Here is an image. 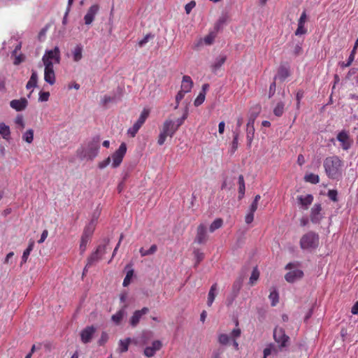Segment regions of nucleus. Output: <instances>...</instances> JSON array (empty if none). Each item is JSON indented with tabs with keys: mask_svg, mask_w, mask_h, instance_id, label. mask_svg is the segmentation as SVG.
<instances>
[{
	"mask_svg": "<svg viewBox=\"0 0 358 358\" xmlns=\"http://www.w3.org/2000/svg\"><path fill=\"white\" fill-rule=\"evenodd\" d=\"M110 159L111 158L110 157H108L105 160L99 162V168L101 169L106 168L110 164Z\"/></svg>",
	"mask_w": 358,
	"mask_h": 358,
	"instance_id": "680f3d73",
	"label": "nucleus"
},
{
	"mask_svg": "<svg viewBox=\"0 0 358 358\" xmlns=\"http://www.w3.org/2000/svg\"><path fill=\"white\" fill-rule=\"evenodd\" d=\"M268 298L271 301V306H275L278 302V293L275 290L271 291Z\"/></svg>",
	"mask_w": 358,
	"mask_h": 358,
	"instance_id": "79ce46f5",
	"label": "nucleus"
},
{
	"mask_svg": "<svg viewBox=\"0 0 358 358\" xmlns=\"http://www.w3.org/2000/svg\"><path fill=\"white\" fill-rule=\"evenodd\" d=\"M0 134L3 138L8 140L10 136V127L3 122L0 123Z\"/></svg>",
	"mask_w": 358,
	"mask_h": 358,
	"instance_id": "bb28decb",
	"label": "nucleus"
},
{
	"mask_svg": "<svg viewBox=\"0 0 358 358\" xmlns=\"http://www.w3.org/2000/svg\"><path fill=\"white\" fill-rule=\"evenodd\" d=\"M130 343V338L125 340H121L120 341V350L121 352H124L128 350V347Z\"/></svg>",
	"mask_w": 358,
	"mask_h": 358,
	"instance_id": "37998d69",
	"label": "nucleus"
},
{
	"mask_svg": "<svg viewBox=\"0 0 358 358\" xmlns=\"http://www.w3.org/2000/svg\"><path fill=\"white\" fill-rule=\"evenodd\" d=\"M336 139L341 143V146L344 150H348L350 148L352 141L346 131L343 130L339 132Z\"/></svg>",
	"mask_w": 358,
	"mask_h": 358,
	"instance_id": "9b49d317",
	"label": "nucleus"
},
{
	"mask_svg": "<svg viewBox=\"0 0 358 358\" xmlns=\"http://www.w3.org/2000/svg\"><path fill=\"white\" fill-rule=\"evenodd\" d=\"M337 194H338L337 191L334 190V189L329 190V192L327 193L328 197L333 201H337Z\"/></svg>",
	"mask_w": 358,
	"mask_h": 358,
	"instance_id": "4d7b16f0",
	"label": "nucleus"
},
{
	"mask_svg": "<svg viewBox=\"0 0 358 358\" xmlns=\"http://www.w3.org/2000/svg\"><path fill=\"white\" fill-rule=\"evenodd\" d=\"M50 93L48 92H40L39 93V101H47L49 99Z\"/></svg>",
	"mask_w": 358,
	"mask_h": 358,
	"instance_id": "13d9d810",
	"label": "nucleus"
},
{
	"mask_svg": "<svg viewBox=\"0 0 358 358\" xmlns=\"http://www.w3.org/2000/svg\"><path fill=\"white\" fill-rule=\"evenodd\" d=\"M323 165L325 173L329 178L338 180L341 178L343 162L338 157H327Z\"/></svg>",
	"mask_w": 358,
	"mask_h": 358,
	"instance_id": "f257e3e1",
	"label": "nucleus"
},
{
	"mask_svg": "<svg viewBox=\"0 0 358 358\" xmlns=\"http://www.w3.org/2000/svg\"><path fill=\"white\" fill-rule=\"evenodd\" d=\"M96 331V329L93 326L87 327L80 332L81 341L83 343H90Z\"/></svg>",
	"mask_w": 358,
	"mask_h": 358,
	"instance_id": "ddd939ff",
	"label": "nucleus"
},
{
	"mask_svg": "<svg viewBox=\"0 0 358 358\" xmlns=\"http://www.w3.org/2000/svg\"><path fill=\"white\" fill-rule=\"evenodd\" d=\"M227 59V57L225 55H219L214 62V64L212 66L213 70L214 71H217L218 69H220L222 64L225 62Z\"/></svg>",
	"mask_w": 358,
	"mask_h": 358,
	"instance_id": "c756f323",
	"label": "nucleus"
},
{
	"mask_svg": "<svg viewBox=\"0 0 358 358\" xmlns=\"http://www.w3.org/2000/svg\"><path fill=\"white\" fill-rule=\"evenodd\" d=\"M82 52H83V46L80 44L77 45L74 48L73 50L72 51L73 58L75 62H78L82 59V57H83Z\"/></svg>",
	"mask_w": 358,
	"mask_h": 358,
	"instance_id": "c85d7f7f",
	"label": "nucleus"
},
{
	"mask_svg": "<svg viewBox=\"0 0 358 358\" xmlns=\"http://www.w3.org/2000/svg\"><path fill=\"white\" fill-rule=\"evenodd\" d=\"M289 271L285 275V278L288 282H294L301 279L303 275V272L298 268L297 263H289L285 266Z\"/></svg>",
	"mask_w": 358,
	"mask_h": 358,
	"instance_id": "423d86ee",
	"label": "nucleus"
},
{
	"mask_svg": "<svg viewBox=\"0 0 358 358\" xmlns=\"http://www.w3.org/2000/svg\"><path fill=\"white\" fill-rule=\"evenodd\" d=\"M215 36H216V34L214 32H210V34H208L203 38V41H204L205 44L208 45H211L213 43V41L215 38Z\"/></svg>",
	"mask_w": 358,
	"mask_h": 358,
	"instance_id": "a18cd8bd",
	"label": "nucleus"
},
{
	"mask_svg": "<svg viewBox=\"0 0 358 358\" xmlns=\"http://www.w3.org/2000/svg\"><path fill=\"white\" fill-rule=\"evenodd\" d=\"M178 130V127L176 123L171 120H167L164 122L163 127L159 135L157 143L159 145H162L167 136L173 137L176 131Z\"/></svg>",
	"mask_w": 358,
	"mask_h": 358,
	"instance_id": "7ed1b4c3",
	"label": "nucleus"
},
{
	"mask_svg": "<svg viewBox=\"0 0 358 358\" xmlns=\"http://www.w3.org/2000/svg\"><path fill=\"white\" fill-rule=\"evenodd\" d=\"M149 311L148 308H143L141 310H136L130 319V324L132 327H136L143 315L147 314Z\"/></svg>",
	"mask_w": 358,
	"mask_h": 358,
	"instance_id": "f3484780",
	"label": "nucleus"
},
{
	"mask_svg": "<svg viewBox=\"0 0 358 358\" xmlns=\"http://www.w3.org/2000/svg\"><path fill=\"white\" fill-rule=\"evenodd\" d=\"M15 123L20 127V129H23L24 128L25 124L22 115H17L15 119Z\"/></svg>",
	"mask_w": 358,
	"mask_h": 358,
	"instance_id": "3c124183",
	"label": "nucleus"
},
{
	"mask_svg": "<svg viewBox=\"0 0 358 358\" xmlns=\"http://www.w3.org/2000/svg\"><path fill=\"white\" fill-rule=\"evenodd\" d=\"M106 245H99L96 250L88 257L87 262L83 270V275L87 271V268L96 262H99L106 253Z\"/></svg>",
	"mask_w": 358,
	"mask_h": 358,
	"instance_id": "6e6552de",
	"label": "nucleus"
},
{
	"mask_svg": "<svg viewBox=\"0 0 358 358\" xmlns=\"http://www.w3.org/2000/svg\"><path fill=\"white\" fill-rule=\"evenodd\" d=\"M297 200L301 206L306 210L313 201V196L312 194H306L305 196L300 195L297 196Z\"/></svg>",
	"mask_w": 358,
	"mask_h": 358,
	"instance_id": "aec40b11",
	"label": "nucleus"
},
{
	"mask_svg": "<svg viewBox=\"0 0 358 358\" xmlns=\"http://www.w3.org/2000/svg\"><path fill=\"white\" fill-rule=\"evenodd\" d=\"M229 336L227 334H222L219 336V342L222 345H227L229 342Z\"/></svg>",
	"mask_w": 358,
	"mask_h": 358,
	"instance_id": "603ef678",
	"label": "nucleus"
},
{
	"mask_svg": "<svg viewBox=\"0 0 358 358\" xmlns=\"http://www.w3.org/2000/svg\"><path fill=\"white\" fill-rule=\"evenodd\" d=\"M157 250V246L156 245H152L148 250H145L143 248H141L139 250L140 254L142 257L148 256L153 255L156 252Z\"/></svg>",
	"mask_w": 358,
	"mask_h": 358,
	"instance_id": "473e14b6",
	"label": "nucleus"
},
{
	"mask_svg": "<svg viewBox=\"0 0 358 358\" xmlns=\"http://www.w3.org/2000/svg\"><path fill=\"white\" fill-rule=\"evenodd\" d=\"M208 238L206 227L201 224L197 228V233L194 241L199 244L204 243Z\"/></svg>",
	"mask_w": 358,
	"mask_h": 358,
	"instance_id": "dca6fc26",
	"label": "nucleus"
},
{
	"mask_svg": "<svg viewBox=\"0 0 358 358\" xmlns=\"http://www.w3.org/2000/svg\"><path fill=\"white\" fill-rule=\"evenodd\" d=\"M162 348V343L159 341H155L152 343V346L146 347L144 350V355L148 357H152L157 350Z\"/></svg>",
	"mask_w": 358,
	"mask_h": 358,
	"instance_id": "6ab92c4d",
	"label": "nucleus"
},
{
	"mask_svg": "<svg viewBox=\"0 0 358 358\" xmlns=\"http://www.w3.org/2000/svg\"><path fill=\"white\" fill-rule=\"evenodd\" d=\"M206 94L204 92H200L196 99L194 100V105L199 106L201 105L205 100Z\"/></svg>",
	"mask_w": 358,
	"mask_h": 358,
	"instance_id": "8fccbe9b",
	"label": "nucleus"
},
{
	"mask_svg": "<svg viewBox=\"0 0 358 358\" xmlns=\"http://www.w3.org/2000/svg\"><path fill=\"white\" fill-rule=\"evenodd\" d=\"M222 224H223V221L222 219H220V218L216 219L210 224V229H209L210 231L213 232L216 229H220L222 226Z\"/></svg>",
	"mask_w": 358,
	"mask_h": 358,
	"instance_id": "ea45409f",
	"label": "nucleus"
},
{
	"mask_svg": "<svg viewBox=\"0 0 358 358\" xmlns=\"http://www.w3.org/2000/svg\"><path fill=\"white\" fill-rule=\"evenodd\" d=\"M90 239V238L82 236L80 244V250L81 253H83L85 251V250L87 248V245Z\"/></svg>",
	"mask_w": 358,
	"mask_h": 358,
	"instance_id": "c03bdc74",
	"label": "nucleus"
},
{
	"mask_svg": "<svg viewBox=\"0 0 358 358\" xmlns=\"http://www.w3.org/2000/svg\"><path fill=\"white\" fill-rule=\"evenodd\" d=\"M307 19H308V17H307L306 13V11H303L301 13V16H300V17H299V19L298 20V24H305V23L307 21Z\"/></svg>",
	"mask_w": 358,
	"mask_h": 358,
	"instance_id": "0e129e2a",
	"label": "nucleus"
},
{
	"mask_svg": "<svg viewBox=\"0 0 358 358\" xmlns=\"http://www.w3.org/2000/svg\"><path fill=\"white\" fill-rule=\"evenodd\" d=\"M34 246V242L31 241L27 247V248L24 251L22 257V264L25 263L27 261V259L33 250Z\"/></svg>",
	"mask_w": 358,
	"mask_h": 358,
	"instance_id": "72a5a7b5",
	"label": "nucleus"
},
{
	"mask_svg": "<svg viewBox=\"0 0 358 358\" xmlns=\"http://www.w3.org/2000/svg\"><path fill=\"white\" fill-rule=\"evenodd\" d=\"M319 243V236L313 231L304 234L300 240V246L303 250L315 248Z\"/></svg>",
	"mask_w": 358,
	"mask_h": 358,
	"instance_id": "39448f33",
	"label": "nucleus"
},
{
	"mask_svg": "<svg viewBox=\"0 0 358 358\" xmlns=\"http://www.w3.org/2000/svg\"><path fill=\"white\" fill-rule=\"evenodd\" d=\"M322 206L320 203H315L310 210V221L314 224H318L323 218L322 213Z\"/></svg>",
	"mask_w": 358,
	"mask_h": 358,
	"instance_id": "f8f14e48",
	"label": "nucleus"
},
{
	"mask_svg": "<svg viewBox=\"0 0 358 358\" xmlns=\"http://www.w3.org/2000/svg\"><path fill=\"white\" fill-rule=\"evenodd\" d=\"M238 185L239 199H241L244 196L245 189L244 178L242 175H240L238 177Z\"/></svg>",
	"mask_w": 358,
	"mask_h": 358,
	"instance_id": "c9c22d12",
	"label": "nucleus"
},
{
	"mask_svg": "<svg viewBox=\"0 0 358 358\" xmlns=\"http://www.w3.org/2000/svg\"><path fill=\"white\" fill-rule=\"evenodd\" d=\"M259 276V272L258 271L257 268H255L252 272V274L250 278V283L252 285L255 283V282L258 280Z\"/></svg>",
	"mask_w": 358,
	"mask_h": 358,
	"instance_id": "49530a36",
	"label": "nucleus"
},
{
	"mask_svg": "<svg viewBox=\"0 0 358 358\" xmlns=\"http://www.w3.org/2000/svg\"><path fill=\"white\" fill-rule=\"evenodd\" d=\"M127 152V145L124 143H121L119 148L112 155V166L117 168L122 162L123 157Z\"/></svg>",
	"mask_w": 358,
	"mask_h": 358,
	"instance_id": "9d476101",
	"label": "nucleus"
},
{
	"mask_svg": "<svg viewBox=\"0 0 358 358\" xmlns=\"http://www.w3.org/2000/svg\"><path fill=\"white\" fill-rule=\"evenodd\" d=\"M307 33V29L304 27L303 24H298V27L295 31L296 36H301Z\"/></svg>",
	"mask_w": 358,
	"mask_h": 358,
	"instance_id": "09e8293b",
	"label": "nucleus"
},
{
	"mask_svg": "<svg viewBox=\"0 0 358 358\" xmlns=\"http://www.w3.org/2000/svg\"><path fill=\"white\" fill-rule=\"evenodd\" d=\"M241 335V329H234L231 333V336L235 339L236 338H238Z\"/></svg>",
	"mask_w": 358,
	"mask_h": 358,
	"instance_id": "338daca9",
	"label": "nucleus"
},
{
	"mask_svg": "<svg viewBox=\"0 0 358 358\" xmlns=\"http://www.w3.org/2000/svg\"><path fill=\"white\" fill-rule=\"evenodd\" d=\"M22 139L28 143H32L34 140V131L30 129H28L23 135Z\"/></svg>",
	"mask_w": 358,
	"mask_h": 358,
	"instance_id": "58836bf2",
	"label": "nucleus"
},
{
	"mask_svg": "<svg viewBox=\"0 0 358 358\" xmlns=\"http://www.w3.org/2000/svg\"><path fill=\"white\" fill-rule=\"evenodd\" d=\"M95 227H96V224H94V222L90 221L89 222V224L85 227L82 236L90 238L94 231Z\"/></svg>",
	"mask_w": 358,
	"mask_h": 358,
	"instance_id": "cd10ccee",
	"label": "nucleus"
},
{
	"mask_svg": "<svg viewBox=\"0 0 358 358\" xmlns=\"http://www.w3.org/2000/svg\"><path fill=\"white\" fill-rule=\"evenodd\" d=\"M99 10V6L97 4H94L90 7L84 17L85 24L90 25L92 23L94 20V17L98 13Z\"/></svg>",
	"mask_w": 358,
	"mask_h": 358,
	"instance_id": "4468645a",
	"label": "nucleus"
},
{
	"mask_svg": "<svg viewBox=\"0 0 358 358\" xmlns=\"http://www.w3.org/2000/svg\"><path fill=\"white\" fill-rule=\"evenodd\" d=\"M133 275H134V271L132 269L127 271V275H126V276L123 280V283H122L124 287H127L129 285L131 279L133 277Z\"/></svg>",
	"mask_w": 358,
	"mask_h": 358,
	"instance_id": "de8ad7c7",
	"label": "nucleus"
},
{
	"mask_svg": "<svg viewBox=\"0 0 358 358\" xmlns=\"http://www.w3.org/2000/svg\"><path fill=\"white\" fill-rule=\"evenodd\" d=\"M125 314L124 309H121L117 311L115 314L112 316V320L116 324H118L122 320L124 315Z\"/></svg>",
	"mask_w": 358,
	"mask_h": 358,
	"instance_id": "e433bc0d",
	"label": "nucleus"
},
{
	"mask_svg": "<svg viewBox=\"0 0 358 358\" xmlns=\"http://www.w3.org/2000/svg\"><path fill=\"white\" fill-rule=\"evenodd\" d=\"M38 82V74L37 72L34 70H32L31 76L26 85V88L27 90L35 87L37 85Z\"/></svg>",
	"mask_w": 358,
	"mask_h": 358,
	"instance_id": "393cba45",
	"label": "nucleus"
},
{
	"mask_svg": "<svg viewBox=\"0 0 358 358\" xmlns=\"http://www.w3.org/2000/svg\"><path fill=\"white\" fill-rule=\"evenodd\" d=\"M283 349L280 348L279 345L270 343L267 345V347L264 350V353L265 354V357H268L272 354H278L279 352L282 351Z\"/></svg>",
	"mask_w": 358,
	"mask_h": 358,
	"instance_id": "5701e85b",
	"label": "nucleus"
},
{
	"mask_svg": "<svg viewBox=\"0 0 358 358\" xmlns=\"http://www.w3.org/2000/svg\"><path fill=\"white\" fill-rule=\"evenodd\" d=\"M224 348H219L213 352V358H220V355L223 353Z\"/></svg>",
	"mask_w": 358,
	"mask_h": 358,
	"instance_id": "774afa93",
	"label": "nucleus"
},
{
	"mask_svg": "<svg viewBox=\"0 0 358 358\" xmlns=\"http://www.w3.org/2000/svg\"><path fill=\"white\" fill-rule=\"evenodd\" d=\"M154 35L152 34H146L143 38H142L141 40H140L138 41V46L140 48H143L144 47L150 40L153 39L154 38Z\"/></svg>",
	"mask_w": 358,
	"mask_h": 358,
	"instance_id": "a19ab883",
	"label": "nucleus"
},
{
	"mask_svg": "<svg viewBox=\"0 0 358 358\" xmlns=\"http://www.w3.org/2000/svg\"><path fill=\"white\" fill-rule=\"evenodd\" d=\"M44 80L50 84V85H53L56 82L55 73L54 71V66H44Z\"/></svg>",
	"mask_w": 358,
	"mask_h": 358,
	"instance_id": "2eb2a0df",
	"label": "nucleus"
},
{
	"mask_svg": "<svg viewBox=\"0 0 358 358\" xmlns=\"http://www.w3.org/2000/svg\"><path fill=\"white\" fill-rule=\"evenodd\" d=\"M48 230H46V229L43 230V231L42 232V234L41 236L40 239L38 241V243H43L45 241V240L46 239V238L48 237Z\"/></svg>",
	"mask_w": 358,
	"mask_h": 358,
	"instance_id": "69168bd1",
	"label": "nucleus"
},
{
	"mask_svg": "<svg viewBox=\"0 0 358 358\" xmlns=\"http://www.w3.org/2000/svg\"><path fill=\"white\" fill-rule=\"evenodd\" d=\"M304 180L307 182H310L311 184H317L320 182L319 176L314 173H308L304 176Z\"/></svg>",
	"mask_w": 358,
	"mask_h": 358,
	"instance_id": "2f4dec72",
	"label": "nucleus"
},
{
	"mask_svg": "<svg viewBox=\"0 0 358 358\" xmlns=\"http://www.w3.org/2000/svg\"><path fill=\"white\" fill-rule=\"evenodd\" d=\"M228 20V16L227 14H223L222 16L220 17L218 20L217 21L215 29L216 30H219L220 29L222 28L224 25L227 24V22Z\"/></svg>",
	"mask_w": 358,
	"mask_h": 358,
	"instance_id": "f704fd0d",
	"label": "nucleus"
},
{
	"mask_svg": "<svg viewBox=\"0 0 358 358\" xmlns=\"http://www.w3.org/2000/svg\"><path fill=\"white\" fill-rule=\"evenodd\" d=\"M238 135L236 133H234V138L231 145V152H234L238 148Z\"/></svg>",
	"mask_w": 358,
	"mask_h": 358,
	"instance_id": "864d4df0",
	"label": "nucleus"
},
{
	"mask_svg": "<svg viewBox=\"0 0 358 358\" xmlns=\"http://www.w3.org/2000/svg\"><path fill=\"white\" fill-rule=\"evenodd\" d=\"M99 148V138L94 137L86 147H81L77 150V156L82 160H92L98 155Z\"/></svg>",
	"mask_w": 358,
	"mask_h": 358,
	"instance_id": "f03ea898",
	"label": "nucleus"
},
{
	"mask_svg": "<svg viewBox=\"0 0 358 358\" xmlns=\"http://www.w3.org/2000/svg\"><path fill=\"white\" fill-rule=\"evenodd\" d=\"M194 257H195V258L196 259V264H198L201 261L203 260L204 255H203V252H201L199 250H194Z\"/></svg>",
	"mask_w": 358,
	"mask_h": 358,
	"instance_id": "5fc2aeb1",
	"label": "nucleus"
},
{
	"mask_svg": "<svg viewBox=\"0 0 358 358\" xmlns=\"http://www.w3.org/2000/svg\"><path fill=\"white\" fill-rule=\"evenodd\" d=\"M28 104V101L25 98L20 99H13L10 102V106L16 111H22L24 110Z\"/></svg>",
	"mask_w": 358,
	"mask_h": 358,
	"instance_id": "a211bd4d",
	"label": "nucleus"
},
{
	"mask_svg": "<svg viewBox=\"0 0 358 358\" xmlns=\"http://www.w3.org/2000/svg\"><path fill=\"white\" fill-rule=\"evenodd\" d=\"M355 54H356V52L355 51V50H352L350 55H349V57H348L347 62H341V63H340V66L342 68H345V67L350 66L355 59Z\"/></svg>",
	"mask_w": 358,
	"mask_h": 358,
	"instance_id": "4c0bfd02",
	"label": "nucleus"
},
{
	"mask_svg": "<svg viewBox=\"0 0 358 358\" xmlns=\"http://www.w3.org/2000/svg\"><path fill=\"white\" fill-rule=\"evenodd\" d=\"M273 338L275 342L283 350L289 345V337L286 335L282 328H275L273 330Z\"/></svg>",
	"mask_w": 358,
	"mask_h": 358,
	"instance_id": "0eeeda50",
	"label": "nucleus"
},
{
	"mask_svg": "<svg viewBox=\"0 0 358 358\" xmlns=\"http://www.w3.org/2000/svg\"><path fill=\"white\" fill-rule=\"evenodd\" d=\"M187 114H188V113H187V110H186L185 111L183 115L182 116V117L176 120V122H175V123H176V125L178 127V129L179 128L180 126H181L183 124L184 121L187 119Z\"/></svg>",
	"mask_w": 358,
	"mask_h": 358,
	"instance_id": "6e6d98bb",
	"label": "nucleus"
},
{
	"mask_svg": "<svg viewBox=\"0 0 358 358\" xmlns=\"http://www.w3.org/2000/svg\"><path fill=\"white\" fill-rule=\"evenodd\" d=\"M149 115V110L147 109H144L137 121L134 124L133 127L129 128L127 131V133L129 135H130L131 137H134L141 126L144 124L146 119L148 118Z\"/></svg>",
	"mask_w": 358,
	"mask_h": 358,
	"instance_id": "1a4fd4ad",
	"label": "nucleus"
},
{
	"mask_svg": "<svg viewBox=\"0 0 358 358\" xmlns=\"http://www.w3.org/2000/svg\"><path fill=\"white\" fill-rule=\"evenodd\" d=\"M285 103L282 101H278L273 108V113L277 117H280L284 113Z\"/></svg>",
	"mask_w": 358,
	"mask_h": 358,
	"instance_id": "7c9ffc66",
	"label": "nucleus"
},
{
	"mask_svg": "<svg viewBox=\"0 0 358 358\" xmlns=\"http://www.w3.org/2000/svg\"><path fill=\"white\" fill-rule=\"evenodd\" d=\"M218 293L217 284L214 283L210 288L208 294L207 306L210 307Z\"/></svg>",
	"mask_w": 358,
	"mask_h": 358,
	"instance_id": "412c9836",
	"label": "nucleus"
},
{
	"mask_svg": "<svg viewBox=\"0 0 358 358\" xmlns=\"http://www.w3.org/2000/svg\"><path fill=\"white\" fill-rule=\"evenodd\" d=\"M192 86H193V82H192L191 78L189 76H184L182 77L180 90L185 93H187V92H190Z\"/></svg>",
	"mask_w": 358,
	"mask_h": 358,
	"instance_id": "4be33fe9",
	"label": "nucleus"
},
{
	"mask_svg": "<svg viewBox=\"0 0 358 358\" xmlns=\"http://www.w3.org/2000/svg\"><path fill=\"white\" fill-rule=\"evenodd\" d=\"M254 213H255L249 211V213L245 215V221L247 224H250L253 221Z\"/></svg>",
	"mask_w": 358,
	"mask_h": 358,
	"instance_id": "e2e57ef3",
	"label": "nucleus"
},
{
	"mask_svg": "<svg viewBox=\"0 0 358 358\" xmlns=\"http://www.w3.org/2000/svg\"><path fill=\"white\" fill-rule=\"evenodd\" d=\"M186 93L180 90L178 93L177 94L176 96V106H175V108H177L179 106V102L183 99L185 94Z\"/></svg>",
	"mask_w": 358,
	"mask_h": 358,
	"instance_id": "bf43d9fd",
	"label": "nucleus"
},
{
	"mask_svg": "<svg viewBox=\"0 0 358 358\" xmlns=\"http://www.w3.org/2000/svg\"><path fill=\"white\" fill-rule=\"evenodd\" d=\"M289 76V69L284 66L279 68L275 79H279L280 81H284Z\"/></svg>",
	"mask_w": 358,
	"mask_h": 358,
	"instance_id": "b1692460",
	"label": "nucleus"
},
{
	"mask_svg": "<svg viewBox=\"0 0 358 358\" xmlns=\"http://www.w3.org/2000/svg\"><path fill=\"white\" fill-rule=\"evenodd\" d=\"M61 61V53L58 46H55L52 50H46L42 57V62L44 66H54V64H58Z\"/></svg>",
	"mask_w": 358,
	"mask_h": 358,
	"instance_id": "20e7f679",
	"label": "nucleus"
},
{
	"mask_svg": "<svg viewBox=\"0 0 358 358\" xmlns=\"http://www.w3.org/2000/svg\"><path fill=\"white\" fill-rule=\"evenodd\" d=\"M196 3L194 1H190L186 4L185 9L187 14H189L192 10L195 7Z\"/></svg>",
	"mask_w": 358,
	"mask_h": 358,
	"instance_id": "052dcab7",
	"label": "nucleus"
},
{
	"mask_svg": "<svg viewBox=\"0 0 358 358\" xmlns=\"http://www.w3.org/2000/svg\"><path fill=\"white\" fill-rule=\"evenodd\" d=\"M247 139L250 143L252 140L254 138V134H255V127H254V121L250 120L247 124Z\"/></svg>",
	"mask_w": 358,
	"mask_h": 358,
	"instance_id": "a878e982",
	"label": "nucleus"
}]
</instances>
